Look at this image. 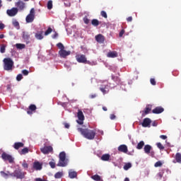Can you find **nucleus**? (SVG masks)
I'll use <instances>...</instances> for the list:
<instances>
[{
  "instance_id": "obj_27",
  "label": "nucleus",
  "mask_w": 181,
  "mask_h": 181,
  "mask_svg": "<svg viewBox=\"0 0 181 181\" xmlns=\"http://www.w3.org/2000/svg\"><path fill=\"white\" fill-rule=\"evenodd\" d=\"M112 80H113V81H115L116 84H119V83H121V79L119 78V77L115 76L114 75L112 76Z\"/></svg>"
},
{
  "instance_id": "obj_56",
  "label": "nucleus",
  "mask_w": 181,
  "mask_h": 181,
  "mask_svg": "<svg viewBox=\"0 0 181 181\" xmlns=\"http://www.w3.org/2000/svg\"><path fill=\"white\" fill-rule=\"evenodd\" d=\"M110 118V119H115V118H117V116H115V115L114 114H111Z\"/></svg>"
},
{
  "instance_id": "obj_46",
  "label": "nucleus",
  "mask_w": 181,
  "mask_h": 181,
  "mask_svg": "<svg viewBox=\"0 0 181 181\" xmlns=\"http://www.w3.org/2000/svg\"><path fill=\"white\" fill-rule=\"evenodd\" d=\"M49 166H51L52 169H54L56 168V163L53 161H50L49 163Z\"/></svg>"
},
{
  "instance_id": "obj_54",
  "label": "nucleus",
  "mask_w": 181,
  "mask_h": 181,
  "mask_svg": "<svg viewBox=\"0 0 181 181\" xmlns=\"http://www.w3.org/2000/svg\"><path fill=\"white\" fill-rule=\"evenodd\" d=\"M4 28H5V24H4L2 21H0V30H2Z\"/></svg>"
},
{
  "instance_id": "obj_43",
  "label": "nucleus",
  "mask_w": 181,
  "mask_h": 181,
  "mask_svg": "<svg viewBox=\"0 0 181 181\" xmlns=\"http://www.w3.org/2000/svg\"><path fill=\"white\" fill-rule=\"evenodd\" d=\"M162 161L159 160V161H157L155 164H154V166L155 168H160V166H162Z\"/></svg>"
},
{
  "instance_id": "obj_2",
  "label": "nucleus",
  "mask_w": 181,
  "mask_h": 181,
  "mask_svg": "<svg viewBox=\"0 0 181 181\" xmlns=\"http://www.w3.org/2000/svg\"><path fill=\"white\" fill-rule=\"evenodd\" d=\"M14 67L13 60L11 57L4 58L3 59V69L6 71H12Z\"/></svg>"
},
{
  "instance_id": "obj_38",
  "label": "nucleus",
  "mask_w": 181,
  "mask_h": 181,
  "mask_svg": "<svg viewBox=\"0 0 181 181\" xmlns=\"http://www.w3.org/2000/svg\"><path fill=\"white\" fill-rule=\"evenodd\" d=\"M63 176V173L58 172L54 175L55 179H60Z\"/></svg>"
},
{
  "instance_id": "obj_64",
  "label": "nucleus",
  "mask_w": 181,
  "mask_h": 181,
  "mask_svg": "<svg viewBox=\"0 0 181 181\" xmlns=\"http://www.w3.org/2000/svg\"><path fill=\"white\" fill-rule=\"evenodd\" d=\"M124 181H129V178L126 177Z\"/></svg>"
},
{
  "instance_id": "obj_49",
  "label": "nucleus",
  "mask_w": 181,
  "mask_h": 181,
  "mask_svg": "<svg viewBox=\"0 0 181 181\" xmlns=\"http://www.w3.org/2000/svg\"><path fill=\"white\" fill-rule=\"evenodd\" d=\"M22 166L24 169H28L29 168V165H28V163L25 161L23 163Z\"/></svg>"
},
{
  "instance_id": "obj_52",
  "label": "nucleus",
  "mask_w": 181,
  "mask_h": 181,
  "mask_svg": "<svg viewBox=\"0 0 181 181\" xmlns=\"http://www.w3.org/2000/svg\"><path fill=\"white\" fill-rule=\"evenodd\" d=\"M124 33H125V30L122 29L119 33V37H122V36H124Z\"/></svg>"
},
{
  "instance_id": "obj_39",
  "label": "nucleus",
  "mask_w": 181,
  "mask_h": 181,
  "mask_svg": "<svg viewBox=\"0 0 181 181\" xmlns=\"http://www.w3.org/2000/svg\"><path fill=\"white\" fill-rule=\"evenodd\" d=\"M156 146L157 148H158V149H160V151H163V149H165V146H163V145H162V144L160 142H158L156 144Z\"/></svg>"
},
{
  "instance_id": "obj_9",
  "label": "nucleus",
  "mask_w": 181,
  "mask_h": 181,
  "mask_svg": "<svg viewBox=\"0 0 181 181\" xmlns=\"http://www.w3.org/2000/svg\"><path fill=\"white\" fill-rule=\"evenodd\" d=\"M1 158L3 160H8L9 163H13V157L12 156L4 152L1 154Z\"/></svg>"
},
{
  "instance_id": "obj_18",
  "label": "nucleus",
  "mask_w": 181,
  "mask_h": 181,
  "mask_svg": "<svg viewBox=\"0 0 181 181\" xmlns=\"http://www.w3.org/2000/svg\"><path fill=\"white\" fill-rule=\"evenodd\" d=\"M42 166H43V165L42 163H40L39 161H35L33 163V168L35 170H42Z\"/></svg>"
},
{
  "instance_id": "obj_30",
  "label": "nucleus",
  "mask_w": 181,
  "mask_h": 181,
  "mask_svg": "<svg viewBox=\"0 0 181 181\" xmlns=\"http://www.w3.org/2000/svg\"><path fill=\"white\" fill-rule=\"evenodd\" d=\"M91 23H92L93 26L97 27L100 25V22L98 19L95 18L91 21Z\"/></svg>"
},
{
  "instance_id": "obj_28",
  "label": "nucleus",
  "mask_w": 181,
  "mask_h": 181,
  "mask_svg": "<svg viewBox=\"0 0 181 181\" xmlns=\"http://www.w3.org/2000/svg\"><path fill=\"white\" fill-rule=\"evenodd\" d=\"M175 160L177 163H181V153H177L175 154Z\"/></svg>"
},
{
  "instance_id": "obj_7",
  "label": "nucleus",
  "mask_w": 181,
  "mask_h": 181,
  "mask_svg": "<svg viewBox=\"0 0 181 181\" xmlns=\"http://www.w3.org/2000/svg\"><path fill=\"white\" fill-rule=\"evenodd\" d=\"M22 38L27 45H28V43H30V33H29V32L23 31Z\"/></svg>"
},
{
  "instance_id": "obj_31",
  "label": "nucleus",
  "mask_w": 181,
  "mask_h": 181,
  "mask_svg": "<svg viewBox=\"0 0 181 181\" xmlns=\"http://www.w3.org/2000/svg\"><path fill=\"white\" fill-rule=\"evenodd\" d=\"M26 153H29V148H28V147L23 148L20 151V155H26Z\"/></svg>"
},
{
  "instance_id": "obj_50",
  "label": "nucleus",
  "mask_w": 181,
  "mask_h": 181,
  "mask_svg": "<svg viewBox=\"0 0 181 181\" xmlns=\"http://www.w3.org/2000/svg\"><path fill=\"white\" fill-rule=\"evenodd\" d=\"M150 83L152 84V86H156V81H155V78H151Z\"/></svg>"
},
{
  "instance_id": "obj_36",
  "label": "nucleus",
  "mask_w": 181,
  "mask_h": 181,
  "mask_svg": "<svg viewBox=\"0 0 181 181\" xmlns=\"http://www.w3.org/2000/svg\"><path fill=\"white\" fill-rule=\"evenodd\" d=\"M47 7V9L49 10L53 8V1L52 0L48 1Z\"/></svg>"
},
{
  "instance_id": "obj_37",
  "label": "nucleus",
  "mask_w": 181,
  "mask_h": 181,
  "mask_svg": "<svg viewBox=\"0 0 181 181\" xmlns=\"http://www.w3.org/2000/svg\"><path fill=\"white\" fill-rule=\"evenodd\" d=\"M53 32V29L52 28L49 27L47 30L45 32V36H48V35H50Z\"/></svg>"
},
{
  "instance_id": "obj_62",
  "label": "nucleus",
  "mask_w": 181,
  "mask_h": 181,
  "mask_svg": "<svg viewBox=\"0 0 181 181\" xmlns=\"http://www.w3.org/2000/svg\"><path fill=\"white\" fill-rule=\"evenodd\" d=\"M35 181H44L42 178H36Z\"/></svg>"
},
{
  "instance_id": "obj_10",
  "label": "nucleus",
  "mask_w": 181,
  "mask_h": 181,
  "mask_svg": "<svg viewBox=\"0 0 181 181\" xmlns=\"http://www.w3.org/2000/svg\"><path fill=\"white\" fill-rule=\"evenodd\" d=\"M58 54H59L60 57L62 59H66L67 56H70L71 54V51H67L65 49H61L59 51Z\"/></svg>"
},
{
  "instance_id": "obj_44",
  "label": "nucleus",
  "mask_w": 181,
  "mask_h": 181,
  "mask_svg": "<svg viewBox=\"0 0 181 181\" xmlns=\"http://www.w3.org/2000/svg\"><path fill=\"white\" fill-rule=\"evenodd\" d=\"M6 49V46L5 45H2L0 47V52L1 53H5V50Z\"/></svg>"
},
{
  "instance_id": "obj_23",
  "label": "nucleus",
  "mask_w": 181,
  "mask_h": 181,
  "mask_svg": "<svg viewBox=\"0 0 181 181\" xmlns=\"http://www.w3.org/2000/svg\"><path fill=\"white\" fill-rule=\"evenodd\" d=\"M107 57H111L112 59H114L115 57H118V53L117 52H110L107 53Z\"/></svg>"
},
{
  "instance_id": "obj_1",
  "label": "nucleus",
  "mask_w": 181,
  "mask_h": 181,
  "mask_svg": "<svg viewBox=\"0 0 181 181\" xmlns=\"http://www.w3.org/2000/svg\"><path fill=\"white\" fill-rule=\"evenodd\" d=\"M78 132L84 136L86 139L93 140L95 138V130H90L89 129L78 128Z\"/></svg>"
},
{
  "instance_id": "obj_15",
  "label": "nucleus",
  "mask_w": 181,
  "mask_h": 181,
  "mask_svg": "<svg viewBox=\"0 0 181 181\" xmlns=\"http://www.w3.org/2000/svg\"><path fill=\"white\" fill-rule=\"evenodd\" d=\"M95 39L98 43H104L105 37L102 34H98L95 35Z\"/></svg>"
},
{
  "instance_id": "obj_19",
  "label": "nucleus",
  "mask_w": 181,
  "mask_h": 181,
  "mask_svg": "<svg viewBox=\"0 0 181 181\" xmlns=\"http://www.w3.org/2000/svg\"><path fill=\"white\" fill-rule=\"evenodd\" d=\"M165 111V109L160 106L156 107L152 110L153 114H162Z\"/></svg>"
},
{
  "instance_id": "obj_6",
  "label": "nucleus",
  "mask_w": 181,
  "mask_h": 181,
  "mask_svg": "<svg viewBox=\"0 0 181 181\" xmlns=\"http://www.w3.org/2000/svg\"><path fill=\"white\" fill-rule=\"evenodd\" d=\"M77 117L78 120H76L77 124L79 125H83L84 124V114L83 113V111L81 110H78Z\"/></svg>"
},
{
  "instance_id": "obj_17",
  "label": "nucleus",
  "mask_w": 181,
  "mask_h": 181,
  "mask_svg": "<svg viewBox=\"0 0 181 181\" xmlns=\"http://www.w3.org/2000/svg\"><path fill=\"white\" fill-rule=\"evenodd\" d=\"M119 152H122L123 153H128V146L125 144H122L118 147Z\"/></svg>"
},
{
  "instance_id": "obj_40",
  "label": "nucleus",
  "mask_w": 181,
  "mask_h": 181,
  "mask_svg": "<svg viewBox=\"0 0 181 181\" xmlns=\"http://www.w3.org/2000/svg\"><path fill=\"white\" fill-rule=\"evenodd\" d=\"M59 159H62L63 160V159L66 160V153L64 151H62L59 153Z\"/></svg>"
},
{
  "instance_id": "obj_48",
  "label": "nucleus",
  "mask_w": 181,
  "mask_h": 181,
  "mask_svg": "<svg viewBox=\"0 0 181 181\" xmlns=\"http://www.w3.org/2000/svg\"><path fill=\"white\" fill-rule=\"evenodd\" d=\"M22 78H23V76H22V74H19L18 75H17L16 76L17 81H21Z\"/></svg>"
},
{
  "instance_id": "obj_33",
  "label": "nucleus",
  "mask_w": 181,
  "mask_h": 181,
  "mask_svg": "<svg viewBox=\"0 0 181 181\" xmlns=\"http://www.w3.org/2000/svg\"><path fill=\"white\" fill-rule=\"evenodd\" d=\"M91 179L95 181H101V177L98 175H92Z\"/></svg>"
},
{
  "instance_id": "obj_57",
  "label": "nucleus",
  "mask_w": 181,
  "mask_h": 181,
  "mask_svg": "<svg viewBox=\"0 0 181 181\" xmlns=\"http://www.w3.org/2000/svg\"><path fill=\"white\" fill-rule=\"evenodd\" d=\"M160 138L161 139H168V136H166V135H160Z\"/></svg>"
},
{
  "instance_id": "obj_8",
  "label": "nucleus",
  "mask_w": 181,
  "mask_h": 181,
  "mask_svg": "<svg viewBox=\"0 0 181 181\" xmlns=\"http://www.w3.org/2000/svg\"><path fill=\"white\" fill-rule=\"evenodd\" d=\"M15 6H16L18 11H23L25 8H26L25 2H23L22 0H18L17 2H16Z\"/></svg>"
},
{
  "instance_id": "obj_22",
  "label": "nucleus",
  "mask_w": 181,
  "mask_h": 181,
  "mask_svg": "<svg viewBox=\"0 0 181 181\" xmlns=\"http://www.w3.org/2000/svg\"><path fill=\"white\" fill-rule=\"evenodd\" d=\"M144 152L145 153H146L147 155H149V153H151V151H152V146L149 144H146L144 146Z\"/></svg>"
},
{
  "instance_id": "obj_3",
  "label": "nucleus",
  "mask_w": 181,
  "mask_h": 181,
  "mask_svg": "<svg viewBox=\"0 0 181 181\" xmlns=\"http://www.w3.org/2000/svg\"><path fill=\"white\" fill-rule=\"evenodd\" d=\"M25 172H23L21 169H17L10 174L11 177H16V179H25Z\"/></svg>"
},
{
  "instance_id": "obj_29",
  "label": "nucleus",
  "mask_w": 181,
  "mask_h": 181,
  "mask_svg": "<svg viewBox=\"0 0 181 181\" xmlns=\"http://www.w3.org/2000/svg\"><path fill=\"white\" fill-rule=\"evenodd\" d=\"M0 174L2 176V177H4L5 179H8L9 177V176H11V175H12V173L8 174L4 171H1Z\"/></svg>"
},
{
  "instance_id": "obj_25",
  "label": "nucleus",
  "mask_w": 181,
  "mask_h": 181,
  "mask_svg": "<svg viewBox=\"0 0 181 181\" xmlns=\"http://www.w3.org/2000/svg\"><path fill=\"white\" fill-rule=\"evenodd\" d=\"M110 158H111V156H110V154H103L101 156V160L105 162H107V161L110 160Z\"/></svg>"
},
{
  "instance_id": "obj_42",
  "label": "nucleus",
  "mask_w": 181,
  "mask_h": 181,
  "mask_svg": "<svg viewBox=\"0 0 181 181\" xmlns=\"http://www.w3.org/2000/svg\"><path fill=\"white\" fill-rule=\"evenodd\" d=\"M13 25L14 28H17V29H19L20 26H19V22L14 21H13Z\"/></svg>"
},
{
  "instance_id": "obj_45",
  "label": "nucleus",
  "mask_w": 181,
  "mask_h": 181,
  "mask_svg": "<svg viewBox=\"0 0 181 181\" xmlns=\"http://www.w3.org/2000/svg\"><path fill=\"white\" fill-rule=\"evenodd\" d=\"M100 15L101 16H103V18H105V19H107V18H108V16L107 15V12L102 11L100 12Z\"/></svg>"
},
{
  "instance_id": "obj_11",
  "label": "nucleus",
  "mask_w": 181,
  "mask_h": 181,
  "mask_svg": "<svg viewBox=\"0 0 181 181\" xmlns=\"http://www.w3.org/2000/svg\"><path fill=\"white\" fill-rule=\"evenodd\" d=\"M18 8H12L11 9H8L6 11V13L8 16L13 17V16H16L18 15Z\"/></svg>"
},
{
  "instance_id": "obj_13",
  "label": "nucleus",
  "mask_w": 181,
  "mask_h": 181,
  "mask_svg": "<svg viewBox=\"0 0 181 181\" xmlns=\"http://www.w3.org/2000/svg\"><path fill=\"white\" fill-rule=\"evenodd\" d=\"M151 124H152V120H151L150 118L146 117L144 119L141 125L144 128H151Z\"/></svg>"
},
{
  "instance_id": "obj_60",
  "label": "nucleus",
  "mask_w": 181,
  "mask_h": 181,
  "mask_svg": "<svg viewBox=\"0 0 181 181\" xmlns=\"http://www.w3.org/2000/svg\"><path fill=\"white\" fill-rule=\"evenodd\" d=\"M95 97H97V94H93V95H90L89 96L90 98L93 99V98H95Z\"/></svg>"
},
{
  "instance_id": "obj_47",
  "label": "nucleus",
  "mask_w": 181,
  "mask_h": 181,
  "mask_svg": "<svg viewBox=\"0 0 181 181\" xmlns=\"http://www.w3.org/2000/svg\"><path fill=\"white\" fill-rule=\"evenodd\" d=\"M83 22H84V23H86V25H88L90 23V19H88V18H87V16H85L83 18Z\"/></svg>"
},
{
  "instance_id": "obj_12",
  "label": "nucleus",
  "mask_w": 181,
  "mask_h": 181,
  "mask_svg": "<svg viewBox=\"0 0 181 181\" xmlns=\"http://www.w3.org/2000/svg\"><path fill=\"white\" fill-rule=\"evenodd\" d=\"M40 151L45 155H47V153H50V152H53V147L52 146H45L40 148Z\"/></svg>"
},
{
  "instance_id": "obj_59",
  "label": "nucleus",
  "mask_w": 181,
  "mask_h": 181,
  "mask_svg": "<svg viewBox=\"0 0 181 181\" xmlns=\"http://www.w3.org/2000/svg\"><path fill=\"white\" fill-rule=\"evenodd\" d=\"M64 127L69 129L70 128V124H69L68 123H64Z\"/></svg>"
},
{
  "instance_id": "obj_24",
  "label": "nucleus",
  "mask_w": 181,
  "mask_h": 181,
  "mask_svg": "<svg viewBox=\"0 0 181 181\" xmlns=\"http://www.w3.org/2000/svg\"><path fill=\"white\" fill-rule=\"evenodd\" d=\"M35 37L37 40H42V39H43V31H40L35 33Z\"/></svg>"
},
{
  "instance_id": "obj_5",
  "label": "nucleus",
  "mask_w": 181,
  "mask_h": 181,
  "mask_svg": "<svg viewBox=\"0 0 181 181\" xmlns=\"http://www.w3.org/2000/svg\"><path fill=\"white\" fill-rule=\"evenodd\" d=\"M35 21V8H31L30 13L26 16L25 21L27 23H32Z\"/></svg>"
},
{
  "instance_id": "obj_61",
  "label": "nucleus",
  "mask_w": 181,
  "mask_h": 181,
  "mask_svg": "<svg viewBox=\"0 0 181 181\" xmlns=\"http://www.w3.org/2000/svg\"><path fill=\"white\" fill-rule=\"evenodd\" d=\"M152 126H153V127H158V123L154 121V122H153V123H152Z\"/></svg>"
},
{
  "instance_id": "obj_20",
  "label": "nucleus",
  "mask_w": 181,
  "mask_h": 181,
  "mask_svg": "<svg viewBox=\"0 0 181 181\" xmlns=\"http://www.w3.org/2000/svg\"><path fill=\"white\" fill-rule=\"evenodd\" d=\"M57 166H59L61 168H64L65 166H67V160L66 159H59Z\"/></svg>"
},
{
  "instance_id": "obj_51",
  "label": "nucleus",
  "mask_w": 181,
  "mask_h": 181,
  "mask_svg": "<svg viewBox=\"0 0 181 181\" xmlns=\"http://www.w3.org/2000/svg\"><path fill=\"white\" fill-rule=\"evenodd\" d=\"M59 37V33L57 32L54 31V34L52 35V39H57V37Z\"/></svg>"
},
{
  "instance_id": "obj_4",
  "label": "nucleus",
  "mask_w": 181,
  "mask_h": 181,
  "mask_svg": "<svg viewBox=\"0 0 181 181\" xmlns=\"http://www.w3.org/2000/svg\"><path fill=\"white\" fill-rule=\"evenodd\" d=\"M76 59L78 62V63H83V64H91V62L87 60V57L84 54L76 55Z\"/></svg>"
},
{
  "instance_id": "obj_26",
  "label": "nucleus",
  "mask_w": 181,
  "mask_h": 181,
  "mask_svg": "<svg viewBox=\"0 0 181 181\" xmlns=\"http://www.w3.org/2000/svg\"><path fill=\"white\" fill-rule=\"evenodd\" d=\"M69 176L70 179H74V177H77V173L76 171H69Z\"/></svg>"
},
{
  "instance_id": "obj_53",
  "label": "nucleus",
  "mask_w": 181,
  "mask_h": 181,
  "mask_svg": "<svg viewBox=\"0 0 181 181\" xmlns=\"http://www.w3.org/2000/svg\"><path fill=\"white\" fill-rule=\"evenodd\" d=\"M22 73H23V76H28L29 74V71L24 69L22 71Z\"/></svg>"
},
{
  "instance_id": "obj_35",
  "label": "nucleus",
  "mask_w": 181,
  "mask_h": 181,
  "mask_svg": "<svg viewBox=\"0 0 181 181\" xmlns=\"http://www.w3.org/2000/svg\"><path fill=\"white\" fill-rule=\"evenodd\" d=\"M16 47H17L20 50H22V49H25V47H26V45H25V44H19L18 43V44L16 45Z\"/></svg>"
},
{
  "instance_id": "obj_14",
  "label": "nucleus",
  "mask_w": 181,
  "mask_h": 181,
  "mask_svg": "<svg viewBox=\"0 0 181 181\" xmlns=\"http://www.w3.org/2000/svg\"><path fill=\"white\" fill-rule=\"evenodd\" d=\"M36 110H37V107L35 106V105L31 104L27 110V114H28V115H32L33 112L36 111Z\"/></svg>"
},
{
  "instance_id": "obj_32",
  "label": "nucleus",
  "mask_w": 181,
  "mask_h": 181,
  "mask_svg": "<svg viewBox=\"0 0 181 181\" xmlns=\"http://www.w3.org/2000/svg\"><path fill=\"white\" fill-rule=\"evenodd\" d=\"M145 146V142L144 141H140L137 146H136V149H142L144 146Z\"/></svg>"
},
{
  "instance_id": "obj_63",
  "label": "nucleus",
  "mask_w": 181,
  "mask_h": 181,
  "mask_svg": "<svg viewBox=\"0 0 181 181\" xmlns=\"http://www.w3.org/2000/svg\"><path fill=\"white\" fill-rule=\"evenodd\" d=\"M5 37V35L4 34L0 35V39H4Z\"/></svg>"
},
{
  "instance_id": "obj_34",
  "label": "nucleus",
  "mask_w": 181,
  "mask_h": 181,
  "mask_svg": "<svg viewBox=\"0 0 181 181\" xmlns=\"http://www.w3.org/2000/svg\"><path fill=\"white\" fill-rule=\"evenodd\" d=\"M124 170H128L129 169H131L132 168V164L131 163H127L124 165Z\"/></svg>"
},
{
  "instance_id": "obj_21",
  "label": "nucleus",
  "mask_w": 181,
  "mask_h": 181,
  "mask_svg": "<svg viewBox=\"0 0 181 181\" xmlns=\"http://www.w3.org/2000/svg\"><path fill=\"white\" fill-rule=\"evenodd\" d=\"M23 146H25V144L22 142H16L13 146V148H14V149H16L18 151V149H20V148H23Z\"/></svg>"
},
{
  "instance_id": "obj_55",
  "label": "nucleus",
  "mask_w": 181,
  "mask_h": 181,
  "mask_svg": "<svg viewBox=\"0 0 181 181\" xmlns=\"http://www.w3.org/2000/svg\"><path fill=\"white\" fill-rule=\"evenodd\" d=\"M100 91H102V93L103 94H106L107 93V90H105V88H100Z\"/></svg>"
},
{
  "instance_id": "obj_58",
  "label": "nucleus",
  "mask_w": 181,
  "mask_h": 181,
  "mask_svg": "<svg viewBox=\"0 0 181 181\" xmlns=\"http://www.w3.org/2000/svg\"><path fill=\"white\" fill-rule=\"evenodd\" d=\"M127 22H132V16H129L127 18Z\"/></svg>"
},
{
  "instance_id": "obj_16",
  "label": "nucleus",
  "mask_w": 181,
  "mask_h": 181,
  "mask_svg": "<svg viewBox=\"0 0 181 181\" xmlns=\"http://www.w3.org/2000/svg\"><path fill=\"white\" fill-rule=\"evenodd\" d=\"M151 111H152V105H148L146 107L145 110L142 111V117H145L146 115H148V114H149Z\"/></svg>"
},
{
  "instance_id": "obj_41",
  "label": "nucleus",
  "mask_w": 181,
  "mask_h": 181,
  "mask_svg": "<svg viewBox=\"0 0 181 181\" xmlns=\"http://www.w3.org/2000/svg\"><path fill=\"white\" fill-rule=\"evenodd\" d=\"M58 49H59L60 50H63L64 49V45L62 43V42H59L57 45Z\"/></svg>"
}]
</instances>
